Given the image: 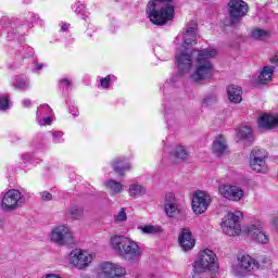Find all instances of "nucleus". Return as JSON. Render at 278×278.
Masks as SVG:
<instances>
[{
    "label": "nucleus",
    "mask_w": 278,
    "mask_h": 278,
    "mask_svg": "<svg viewBox=\"0 0 278 278\" xmlns=\"http://www.w3.org/2000/svg\"><path fill=\"white\" fill-rule=\"evenodd\" d=\"M177 38L182 40L184 45L176 52V62L179 75L188 73L192 68V59L195 58V70L191 74V79L197 84L212 79L214 75V64L212 59L218 55V51L214 48H205L202 50H193L188 47L197 45V31L194 27H188L185 33L178 35Z\"/></svg>",
    "instance_id": "f257e3e1"
},
{
    "label": "nucleus",
    "mask_w": 278,
    "mask_h": 278,
    "mask_svg": "<svg viewBox=\"0 0 278 278\" xmlns=\"http://www.w3.org/2000/svg\"><path fill=\"white\" fill-rule=\"evenodd\" d=\"M110 247L116 255L129 262V264H138L142 257V248L138 241L125 236H113L110 239Z\"/></svg>",
    "instance_id": "f03ea898"
},
{
    "label": "nucleus",
    "mask_w": 278,
    "mask_h": 278,
    "mask_svg": "<svg viewBox=\"0 0 278 278\" xmlns=\"http://www.w3.org/2000/svg\"><path fill=\"white\" fill-rule=\"evenodd\" d=\"M164 1L173 0H151L147 7V14L153 25H166L168 21L175 18V7L164 4Z\"/></svg>",
    "instance_id": "7ed1b4c3"
},
{
    "label": "nucleus",
    "mask_w": 278,
    "mask_h": 278,
    "mask_svg": "<svg viewBox=\"0 0 278 278\" xmlns=\"http://www.w3.org/2000/svg\"><path fill=\"white\" fill-rule=\"evenodd\" d=\"M92 260H94L92 252L79 248L73 249L65 256L66 264H68L71 268H76V270H87L90 268Z\"/></svg>",
    "instance_id": "20e7f679"
},
{
    "label": "nucleus",
    "mask_w": 278,
    "mask_h": 278,
    "mask_svg": "<svg viewBox=\"0 0 278 278\" xmlns=\"http://www.w3.org/2000/svg\"><path fill=\"white\" fill-rule=\"evenodd\" d=\"M242 212H229L222 219L220 227L226 236L236 237L242 233V226L240 225Z\"/></svg>",
    "instance_id": "39448f33"
},
{
    "label": "nucleus",
    "mask_w": 278,
    "mask_h": 278,
    "mask_svg": "<svg viewBox=\"0 0 278 278\" xmlns=\"http://www.w3.org/2000/svg\"><path fill=\"white\" fill-rule=\"evenodd\" d=\"M50 240L59 247H71L75 244V235L66 225H59L51 230Z\"/></svg>",
    "instance_id": "423d86ee"
},
{
    "label": "nucleus",
    "mask_w": 278,
    "mask_h": 278,
    "mask_svg": "<svg viewBox=\"0 0 278 278\" xmlns=\"http://www.w3.org/2000/svg\"><path fill=\"white\" fill-rule=\"evenodd\" d=\"M25 195L16 189L7 191L1 199V210L3 212H14L25 205Z\"/></svg>",
    "instance_id": "0eeeda50"
},
{
    "label": "nucleus",
    "mask_w": 278,
    "mask_h": 278,
    "mask_svg": "<svg viewBox=\"0 0 278 278\" xmlns=\"http://www.w3.org/2000/svg\"><path fill=\"white\" fill-rule=\"evenodd\" d=\"M125 275L127 269L118 263L104 262L97 267L98 278H122Z\"/></svg>",
    "instance_id": "6e6552de"
},
{
    "label": "nucleus",
    "mask_w": 278,
    "mask_h": 278,
    "mask_svg": "<svg viewBox=\"0 0 278 278\" xmlns=\"http://www.w3.org/2000/svg\"><path fill=\"white\" fill-rule=\"evenodd\" d=\"M260 268V263L250 255H242L238 257V264L232 265V273L237 277H244L249 273H253Z\"/></svg>",
    "instance_id": "1a4fd4ad"
},
{
    "label": "nucleus",
    "mask_w": 278,
    "mask_h": 278,
    "mask_svg": "<svg viewBox=\"0 0 278 278\" xmlns=\"http://www.w3.org/2000/svg\"><path fill=\"white\" fill-rule=\"evenodd\" d=\"M228 12L230 22L236 25L244 18V15L249 12V4L243 0H230L228 2Z\"/></svg>",
    "instance_id": "9d476101"
},
{
    "label": "nucleus",
    "mask_w": 278,
    "mask_h": 278,
    "mask_svg": "<svg viewBox=\"0 0 278 278\" xmlns=\"http://www.w3.org/2000/svg\"><path fill=\"white\" fill-rule=\"evenodd\" d=\"M218 192L223 199H227L228 201L233 202L242 201L244 197V189L238 185H220L218 187Z\"/></svg>",
    "instance_id": "9b49d317"
},
{
    "label": "nucleus",
    "mask_w": 278,
    "mask_h": 278,
    "mask_svg": "<svg viewBox=\"0 0 278 278\" xmlns=\"http://www.w3.org/2000/svg\"><path fill=\"white\" fill-rule=\"evenodd\" d=\"M244 231L250 238H252L260 244H268L270 240L268 239V235L264 232V228L262 227V222H254L248 225Z\"/></svg>",
    "instance_id": "f8f14e48"
},
{
    "label": "nucleus",
    "mask_w": 278,
    "mask_h": 278,
    "mask_svg": "<svg viewBox=\"0 0 278 278\" xmlns=\"http://www.w3.org/2000/svg\"><path fill=\"white\" fill-rule=\"evenodd\" d=\"M210 203H212V198L205 191H197L193 194L192 199V210L194 214H204L207 212V207H210Z\"/></svg>",
    "instance_id": "ddd939ff"
},
{
    "label": "nucleus",
    "mask_w": 278,
    "mask_h": 278,
    "mask_svg": "<svg viewBox=\"0 0 278 278\" xmlns=\"http://www.w3.org/2000/svg\"><path fill=\"white\" fill-rule=\"evenodd\" d=\"M274 73H275V67L264 66L260 71L258 75L250 76L251 86H254V87L266 86V84H268L273 79Z\"/></svg>",
    "instance_id": "4468645a"
},
{
    "label": "nucleus",
    "mask_w": 278,
    "mask_h": 278,
    "mask_svg": "<svg viewBox=\"0 0 278 278\" xmlns=\"http://www.w3.org/2000/svg\"><path fill=\"white\" fill-rule=\"evenodd\" d=\"M257 125L261 131H270V129H277L278 114H262L257 119Z\"/></svg>",
    "instance_id": "2eb2a0df"
},
{
    "label": "nucleus",
    "mask_w": 278,
    "mask_h": 278,
    "mask_svg": "<svg viewBox=\"0 0 278 278\" xmlns=\"http://www.w3.org/2000/svg\"><path fill=\"white\" fill-rule=\"evenodd\" d=\"M164 212L169 218H175L179 214V205L177 204V198L175 193L167 192L164 199Z\"/></svg>",
    "instance_id": "dca6fc26"
},
{
    "label": "nucleus",
    "mask_w": 278,
    "mask_h": 278,
    "mask_svg": "<svg viewBox=\"0 0 278 278\" xmlns=\"http://www.w3.org/2000/svg\"><path fill=\"white\" fill-rule=\"evenodd\" d=\"M178 242L182 251L188 252L192 251L197 244V240L192 236V231L188 228H182L178 237Z\"/></svg>",
    "instance_id": "f3484780"
},
{
    "label": "nucleus",
    "mask_w": 278,
    "mask_h": 278,
    "mask_svg": "<svg viewBox=\"0 0 278 278\" xmlns=\"http://www.w3.org/2000/svg\"><path fill=\"white\" fill-rule=\"evenodd\" d=\"M212 149H213L214 155H216L217 157L227 155V153H229V147L227 146V140L223 136L216 137V139L213 142Z\"/></svg>",
    "instance_id": "a211bd4d"
},
{
    "label": "nucleus",
    "mask_w": 278,
    "mask_h": 278,
    "mask_svg": "<svg viewBox=\"0 0 278 278\" xmlns=\"http://www.w3.org/2000/svg\"><path fill=\"white\" fill-rule=\"evenodd\" d=\"M113 169L117 175L123 177V175H125V173H127V170H131V164H129V162H127V160L125 157L116 159L113 162Z\"/></svg>",
    "instance_id": "6ab92c4d"
},
{
    "label": "nucleus",
    "mask_w": 278,
    "mask_h": 278,
    "mask_svg": "<svg viewBox=\"0 0 278 278\" xmlns=\"http://www.w3.org/2000/svg\"><path fill=\"white\" fill-rule=\"evenodd\" d=\"M227 94L231 103H240V101H242V88L236 85L228 86Z\"/></svg>",
    "instance_id": "aec40b11"
},
{
    "label": "nucleus",
    "mask_w": 278,
    "mask_h": 278,
    "mask_svg": "<svg viewBox=\"0 0 278 278\" xmlns=\"http://www.w3.org/2000/svg\"><path fill=\"white\" fill-rule=\"evenodd\" d=\"M104 186H105L106 190H109V192L113 197L116 194H121V192H123V190H125V187L123 186V184H121L119 181H116L114 179L106 180L104 182Z\"/></svg>",
    "instance_id": "412c9836"
},
{
    "label": "nucleus",
    "mask_w": 278,
    "mask_h": 278,
    "mask_svg": "<svg viewBox=\"0 0 278 278\" xmlns=\"http://www.w3.org/2000/svg\"><path fill=\"white\" fill-rule=\"evenodd\" d=\"M250 167L256 173H268V165H266V161L262 162L258 159L250 157Z\"/></svg>",
    "instance_id": "4be33fe9"
},
{
    "label": "nucleus",
    "mask_w": 278,
    "mask_h": 278,
    "mask_svg": "<svg viewBox=\"0 0 278 278\" xmlns=\"http://www.w3.org/2000/svg\"><path fill=\"white\" fill-rule=\"evenodd\" d=\"M237 138L239 140H253V130L249 126H243L237 129Z\"/></svg>",
    "instance_id": "5701e85b"
},
{
    "label": "nucleus",
    "mask_w": 278,
    "mask_h": 278,
    "mask_svg": "<svg viewBox=\"0 0 278 278\" xmlns=\"http://www.w3.org/2000/svg\"><path fill=\"white\" fill-rule=\"evenodd\" d=\"M173 157L178 160V162H186V160L189 157L188 150H186L184 146H178L173 152Z\"/></svg>",
    "instance_id": "b1692460"
},
{
    "label": "nucleus",
    "mask_w": 278,
    "mask_h": 278,
    "mask_svg": "<svg viewBox=\"0 0 278 278\" xmlns=\"http://www.w3.org/2000/svg\"><path fill=\"white\" fill-rule=\"evenodd\" d=\"M250 159L266 162V160H268V152L264 149H254L250 154Z\"/></svg>",
    "instance_id": "393cba45"
},
{
    "label": "nucleus",
    "mask_w": 278,
    "mask_h": 278,
    "mask_svg": "<svg viewBox=\"0 0 278 278\" xmlns=\"http://www.w3.org/2000/svg\"><path fill=\"white\" fill-rule=\"evenodd\" d=\"M139 231L146 233V235H155V233H162V226L160 225H146V226H139Z\"/></svg>",
    "instance_id": "a878e982"
},
{
    "label": "nucleus",
    "mask_w": 278,
    "mask_h": 278,
    "mask_svg": "<svg viewBox=\"0 0 278 278\" xmlns=\"http://www.w3.org/2000/svg\"><path fill=\"white\" fill-rule=\"evenodd\" d=\"M251 36L255 40H266V38H270V31L256 28L252 30Z\"/></svg>",
    "instance_id": "bb28decb"
},
{
    "label": "nucleus",
    "mask_w": 278,
    "mask_h": 278,
    "mask_svg": "<svg viewBox=\"0 0 278 278\" xmlns=\"http://www.w3.org/2000/svg\"><path fill=\"white\" fill-rule=\"evenodd\" d=\"M147 193V189L142 187V185H130L129 187V194L130 197H142V194Z\"/></svg>",
    "instance_id": "cd10ccee"
},
{
    "label": "nucleus",
    "mask_w": 278,
    "mask_h": 278,
    "mask_svg": "<svg viewBox=\"0 0 278 278\" xmlns=\"http://www.w3.org/2000/svg\"><path fill=\"white\" fill-rule=\"evenodd\" d=\"M67 214H68V216L74 218V220H79V218H81V216H84V208H81L79 206H72L67 211Z\"/></svg>",
    "instance_id": "c85d7f7f"
},
{
    "label": "nucleus",
    "mask_w": 278,
    "mask_h": 278,
    "mask_svg": "<svg viewBox=\"0 0 278 278\" xmlns=\"http://www.w3.org/2000/svg\"><path fill=\"white\" fill-rule=\"evenodd\" d=\"M14 87L18 90H25L26 88H29V81L23 79V78H15L14 80Z\"/></svg>",
    "instance_id": "c756f323"
},
{
    "label": "nucleus",
    "mask_w": 278,
    "mask_h": 278,
    "mask_svg": "<svg viewBox=\"0 0 278 278\" xmlns=\"http://www.w3.org/2000/svg\"><path fill=\"white\" fill-rule=\"evenodd\" d=\"M51 112L53 110L49 108V104H43L37 109V116H49Z\"/></svg>",
    "instance_id": "7c9ffc66"
},
{
    "label": "nucleus",
    "mask_w": 278,
    "mask_h": 278,
    "mask_svg": "<svg viewBox=\"0 0 278 278\" xmlns=\"http://www.w3.org/2000/svg\"><path fill=\"white\" fill-rule=\"evenodd\" d=\"M0 110H10V98L5 94L0 96Z\"/></svg>",
    "instance_id": "2f4dec72"
},
{
    "label": "nucleus",
    "mask_w": 278,
    "mask_h": 278,
    "mask_svg": "<svg viewBox=\"0 0 278 278\" xmlns=\"http://www.w3.org/2000/svg\"><path fill=\"white\" fill-rule=\"evenodd\" d=\"M114 218L115 223H123L127 220V213L125 212V208H121V211L115 214Z\"/></svg>",
    "instance_id": "473e14b6"
},
{
    "label": "nucleus",
    "mask_w": 278,
    "mask_h": 278,
    "mask_svg": "<svg viewBox=\"0 0 278 278\" xmlns=\"http://www.w3.org/2000/svg\"><path fill=\"white\" fill-rule=\"evenodd\" d=\"M37 123L41 126L45 125H51V123H53V118H51V116H37Z\"/></svg>",
    "instance_id": "72a5a7b5"
},
{
    "label": "nucleus",
    "mask_w": 278,
    "mask_h": 278,
    "mask_svg": "<svg viewBox=\"0 0 278 278\" xmlns=\"http://www.w3.org/2000/svg\"><path fill=\"white\" fill-rule=\"evenodd\" d=\"M51 134L54 144H60L61 142L64 141V138L62 137L64 136V134L62 131H52Z\"/></svg>",
    "instance_id": "f704fd0d"
},
{
    "label": "nucleus",
    "mask_w": 278,
    "mask_h": 278,
    "mask_svg": "<svg viewBox=\"0 0 278 278\" xmlns=\"http://www.w3.org/2000/svg\"><path fill=\"white\" fill-rule=\"evenodd\" d=\"M114 79H116V77L109 75L104 78L100 79V86H102L103 88H109L110 87V83L114 81Z\"/></svg>",
    "instance_id": "c9c22d12"
},
{
    "label": "nucleus",
    "mask_w": 278,
    "mask_h": 278,
    "mask_svg": "<svg viewBox=\"0 0 278 278\" xmlns=\"http://www.w3.org/2000/svg\"><path fill=\"white\" fill-rule=\"evenodd\" d=\"M212 103H216V97H206L202 101V105L204 106L212 105Z\"/></svg>",
    "instance_id": "e433bc0d"
},
{
    "label": "nucleus",
    "mask_w": 278,
    "mask_h": 278,
    "mask_svg": "<svg viewBox=\"0 0 278 278\" xmlns=\"http://www.w3.org/2000/svg\"><path fill=\"white\" fill-rule=\"evenodd\" d=\"M72 8L76 14H84V4H74Z\"/></svg>",
    "instance_id": "4c0bfd02"
},
{
    "label": "nucleus",
    "mask_w": 278,
    "mask_h": 278,
    "mask_svg": "<svg viewBox=\"0 0 278 278\" xmlns=\"http://www.w3.org/2000/svg\"><path fill=\"white\" fill-rule=\"evenodd\" d=\"M40 194L42 201H51L53 199V195L49 191H42Z\"/></svg>",
    "instance_id": "58836bf2"
},
{
    "label": "nucleus",
    "mask_w": 278,
    "mask_h": 278,
    "mask_svg": "<svg viewBox=\"0 0 278 278\" xmlns=\"http://www.w3.org/2000/svg\"><path fill=\"white\" fill-rule=\"evenodd\" d=\"M60 86L61 88H68V86H71V80H68V78H64L60 80Z\"/></svg>",
    "instance_id": "ea45409f"
},
{
    "label": "nucleus",
    "mask_w": 278,
    "mask_h": 278,
    "mask_svg": "<svg viewBox=\"0 0 278 278\" xmlns=\"http://www.w3.org/2000/svg\"><path fill=\"white\" fill-rule=\"evenodd\" d=\"M70 114H72L73 116H79V111L77 110V108L72 106L70 108Z\"/></svg>",
    "instance_id": "a19ab883"
},
{
    "label": "nucleus",
    "mask_w": 278,
    "mask_h": 278,
    "mask_svg": "<svg viewBox=\"0 0 278 278\" xmlns=\"http://www.w3.org/2000/svg\"><path fill=\"white\" fill-rule=\"evenodd\" d=\"M269 62H270L271 64H278V53H276V54L269 60Z\"/></svg>",
    "instance_id": "79ce46f5"
},
{
    "label": "nucleus",
    "mask_w": 278,
    "mask_h": 278,
    "mask_svg": "<svg viewBox=\"0 0 278 278\" xmlns=\"http://www.w3.org/2000/svg\"><path fill=\"white\" fill-rule=\"evenodd\" d=\"M23 105H24V108H29V105H31V100H29V99L24 100Z\"/></svg>",
    "instance_id": "37998d69"
},
{
    "label": "nucleus",
    "mask_w": 278,
    "mask_h": 278,
    "mask_svg": "<svg viewBox=\"0 0 278 278\" xmlns=\"http://www.w3.org/2000/svg\"><path fill=\"white\" fill-rule=\"evenodd\" d=\"M68 29V24H63L61 26V31H66Z\"/></svg>",
    "instance_id": "c03bdc74"
},
{
    "label": "nucleus",
    "mask_w": 278,
    "mask_h": 278,
    "mask_svg": "<svg viewBox=\"0 0 278 278\" xmlns=\"http://www.w3.org/2000/svg\"><path fill=\"white\" fill-rule=\"evenodd\" d=\"M177 79H179V76H173L172 78H170V81H172V84H175V81H177Z\"/></svg>",
    "instance_id": "a18cd8bd"
},
{
    "label": "nucleus",
    "mask_w": 278,
    "mask_h": 278,
    "mask_svg": "<svg viewBox=\"0 0 278 278\" xmlns=\"http://www.w3.org/2000/svg\"><path fill=\"white\" fill-rule=\"evenodd\" d=\"M135 278H149V276H144L142 274H138Z\"/></svg>",
    "instance_id": "49530a36"
},
{
    "label": "nucleus",
    "mask_w": 278,
    "mask_h": 278,
    "mask_svg": "<svg viewBox=\"0 0 278 278\" xmlns=\"http://www.w3.org/2000/svg\"><path fill=\"white\" fill-rule=\"evenodd\" d=\"M40 68H42V64H37L35 67L36 71H40Z\"/></svg>",
    "instance_id": "de8ad7c7"
}]
</instances>
